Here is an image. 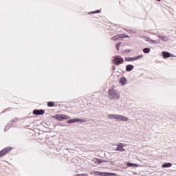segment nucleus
<instances>
[{"label": "nucleus", "mask_w": 176, "mask_h": 176, "mask_svg": "<svg viewBox=\"0 0 176 176\" xmlns=\"http://www.w3.org/2000/svg\"><path fill=\"white\" fill-rule=\"evenodd\" d=\"M123 146H124V145L122 143L117 144V148H116V151H120L121 152H124V151H126V149H124V148H123Z\"/></svg>", "instance_id": "obj_9"}, {"label": "nucleus", "mask_w": 176, "mask_h": 176, "mask_svg": "<svg viewBox=\"0 0 176 176\" xmlns=\"http://www.w3.org/2000/svg\"><path fill=\"white\" fill-rule=\"evenodd\" d=\"M117 120L118 122H127L129 118L124 116L118 115Z\"/></svg>", "instance_id": "obj_6"}, {"label": "nucleus", "mask_w": 176, "mask_h": 176, "mask_svg": "<svg viewBox=\"0 0 176 176\" xmlns=\"http://www.w3.org/2000/svg\"><path fill=\"white\" fill-rule=\"evenodd\" d=\"M157 1H158V2H160L161 0H157Z\"/></svg>", "instance_id": "obj_26"}, {"label": "nucleus", "mask_w": 176, "mask_h": 176, "mask_svg": "<svg viewBox=\"0 0 176 176\" xmlns=\"http://www.w3.org/2000/svg\"><path fill=\"white\" fill-rule=\"evenodd\" d=\"M54 119H56L57 120L62 121V120H67L68 119H71V117L65 115V114H56L53 116Z\"/></svg>", "instance_id": "obj_2"}, {"label": "nucleus", "mask_w": 176, "mask_h": 176, "mask_svg": "<svg viewBox=\"0 0 176 176\" xmlns=\"http://www.w3.org/2000/svg\"><path fill=\"white\" fill-rule=\"evenodd\" d=\"M128 167H138V164H131L130 162L126 163Z\"/></svg>", "instance_id": "obj_17"}, {"label": "nucleus", "mask_w": 176, "mask_h": 176, "mask_svg": "<svg viewBox=\"0 0 176 176\" xmlns=\"http://www.w3.org/2000/svg\"><path fill=\"white\" fill-rule=\"evenodd\" d=\"M121 35H124V36L122 37V39H123V38H130V36H129V35H126L124 34H120Z\"/></svg>", "instance_id": "obj_21"}, {"label": "nucleus", "mask_w": 176, "mask_h": 176, "mask_svg": "<svg viewBox=\"0 0 176 176\" xmlns=\"http://www.w3.org/2000/svg\"><path fill=\"white\" fill-rule=\"evenodd\" d=\"M12 151V147H6L0 151V157H3L5 155L9 153Z\"/></svg>", "instance_id": "obj_4"}, {"label": "nucleus", "mask_w": 176, "mask_h": 176, "mask_svg": "<svg viewBox=\"0 0 176 176\" xmlns=\"http://www.w3.org/2000/svg\"><path fill=\"white\" fill-rule=\"evenodd\" d=\"M133 69H134V65H128L126 67V71L127 72H130V71H133Z\"/></svg>", "instance_id": "obj_13"}, {"label": "nucleus", "mask_w": 176, "mask_h": 176, "mask_svg": "<svg viewBox=\"0 0 176 176\" xmlns=\"http://www.w3.org/2000/svg\"><path fill=\"white\" fill-rule=\"evenodd\" d=\"M76 122H85V120H81V119H72V120H69L67 121V123H68V124H70L71 123H76Z\"/></svg>", "instance_id": "obj_8"}, {"label": "nucleus", "mask_w": 176, "mask_h": 176, "mask_svg": "<svg viewBox=\"0 0 176 176\" xmlns=\"http://www.w3.org/2000/svg\"><path fill=\"white\" fill-rule=\"evenodd\" d=\"M124 36L123 34H119L114 36L111 38L112 41H122V37Z\"/></svg>", "instance_id": "obj_11"}, {"label": "nucleus", "mask_w": 176, "mask_h": 176, "mask_svg": "<svg viewBox=\"0 0 176 176\" xmlns=\"http://www.w3.org/2000/svg\"><path fill=\"white\" fill-rule=\"evenodd\" d=\"M95 174H97L98 175H103V176H118V174L112 173L95 172Z\"/></svg>", "instance_id": "obj_5"}, {"label": "nucleus", "mask_w": 176, "mask_h": 176, "mask_svg": "<svg viewBox=\"0 0 176 176\" xmlns=\"http://www.w3.org/2000/svg\"><path fill=\"white\" fill-rule=\"evenodd\" d=\"M100 10H98L94 12V13H100Z\"/></svg>", "instance_id": "obj_24"}, {"label": "nucleus", "mask_w": 176, "mask_h": 176, "mask_svg": "<svg viewBox=\"0 0 176 176\" xmlns=\"http://www.w3.org/2000/svg\"><path fill=\"white\" fill-rule=\"evenodd\" d=\"M107 117L109 119H116V120L118 119V115L116 114H109Z\"/></svg>", "instance_id": "obj_15"}, {"label": "nucleus", "mask_w": 176, "mask_h": 176, "mask_svg": "<svg viewBox=\"0 0 176 176\" xmlns=\"http://www.w3.org/2000/svg\"><path fill=\"white\" fill-rule=\"evenodd\" d=\"M120 83L122 86H124V85H126L127 83V80L124 78V77H122L120 79Z\"/></svg>", "instance_id": "obj_12"}, {"label": "nucleus", "mask_w": 176, "mask_h": 176, "mask_svg": "<svg viewBox=\"0 0 176 176\" xmlns=\"http://www.w3.org/2000/svg\"><path fill=\"white\" fill-rule=\"evenodd\" d=\"M33 113H34V115H43L45 113V110H43V109H41V110L35 109V110L33 111Z\"/></svg>", "instance_id": "obj_10"}, {"label": "nucleus", "mask_w": 176, "mask_h": 176, "mask_svg": "<svg viewBox=\"0 0 176 176\" xmlns=\"http://www.w3.org/2000/svg\"><path fill=\"white\" fill-rule=\"evenodd\" d=\"M96 162H97V163H98V164L102 163V160H98V159H96Z\"/></svg>", "instance_id": "obj_22"}, {"label": "nucleus", "mask_w": 176, "mask_h": 176, "mask_svg": "<svg viewBox=\"0 0 176 176\" xmlns=\"http://www.w3.org/2000/svg\"><path fill=\"white\" fill-rule=\"evenodd\" d=\"M171 166H173V164L168 162V163H164V164H162V168H166L171 167Z\"/></svg>", "instance_id": "obj_16"}, {"label": "nucleus", "mask_w": 176, "mask_h": 176, "mask_svg": "<svg viewBox=\"0 0 176 176\" xmlns=\"http://www.w3.org/2000/svg\"><path fill=\"white\" fill-rule=\"evenodd\" d=\"M80 176H89L87 173L80 174Z\"/></svg>", "instance_id": "obj_23"}, {"label": "nucleus", "mask_w": 176, "mask_h": 176, "mask_svg": "<svg viewBox=\"0 0 176 176\" xmlns=\"http://www.w3.org/2000/svg\"><path fill=\"white\" fill-rule=\"evenodd\" d=\"M75 176H80V174H77Z\"/></svg>", "instance_id": "obj_25"}, {"label": "nucleus", "mask_w": 176, "mask_h": 176, "mask_svg": "<svg viewBox=\"0 0 176 176\" xmlns=\"http://www.w3.org/2000/svg\"><path fill=\"white\" fill-rule=\"evenodd\" d=\"M144 57L142 55H139L135 58H126V61H135V60H140V58H142Z\"/></svg>", "instance_id": "obj_7"}, {"label": "nucleus", "mask_w": 176, "mask_h": 176, "mask_svg": "<svg viewBox=\"0 0 176 176\" xmlns=\"http://www.w3.org/2000/svg\"><path fill=\"white\" fill-rule=\"evenodd\" d=\"M108 96H109L110 100H119V98H120V94H119L118 91L113 88H110L109 89Z\"/></svg>", "instance_id": "obj_1"}, {"label": "nucleus", "mask_w": 176, "mask_h": 176, "mask_svg": "<svg viewBox=\"0 0 176 176\" xmlns=\"http://www.w3.org/2000/svg\"><path fill=\"white\" fill-rule=\"evenodd\" d=\"M162 54H163L164 58H168L171 57V54H170V53H168L167 52H162Z\"/></svg>", "instance_id": "obj_14"}, {"label": "nucleus", "mask_w": 176, "mask_h": 176, "mask_svg": "<svg viewBox=\"0 0 176 176\" xmlns=\"http://www.w3.org/2000/svg\"><path fill=\"white\" fill-rule=\"evenodd\" d=\"M113 63L115 64L116 65H119L120 64H123V58H122V56H114L113 57Z\"/></svg>", "instance_id": "obj_3"}, {"label": "nucleus", "mask_w": 176, "mask_h": 176, "mask_svg": "<svg viewBox=\"0 0 176 176\" xmlns=\"http://www.w3.org/2000/svg\"><path fill=\"white\" fill-rule=\"evenodd\" d=\"M143 52L144 53H149L151 52V48H144Z\"/></svg>", "instance_id": "obj_19"}, {"label": "nucleus", "mask_w": 176, "mask_h": 176, "mask_svg": "<svg viewBox=\"0 0 176 176\" xmlns=\"http://www.w3.org/2000/svg\"><path fill=\"white\" fill-rule=\"evenodd\" d=\"M121 45H122V43H117V45H116L117 50H119V48L120 47Z\"/></svg>", "instance_id": "obj_20"}, {"label": "nucleus", "mask_w": 176, "mask_h": 176, "mask_svg": "<svg viewBox=\"0 0 176 176\" xmlns=\"http://www.w3.org/2000/svg\"><path fill=\"white\" fill-rule=\"evenodd\" d=\"M163 38H166V37H162V39H163Z\"/></svg>", "instance_id": "obj_27"}, {"label": "nucleus", "mask_w": 176, "mask_h": 176, "mask_svg": "<svg viewBox=\"0 0 176 176\" xmlns=\"http://www.w3.org/2000/svg\"><path fill=\"white\" fill-rule=\"evenodd\" d=\"M56 104L54 103V102H47V107H55Z\"/></svg>", "instance_id": "obj_18"}]
</instances>
